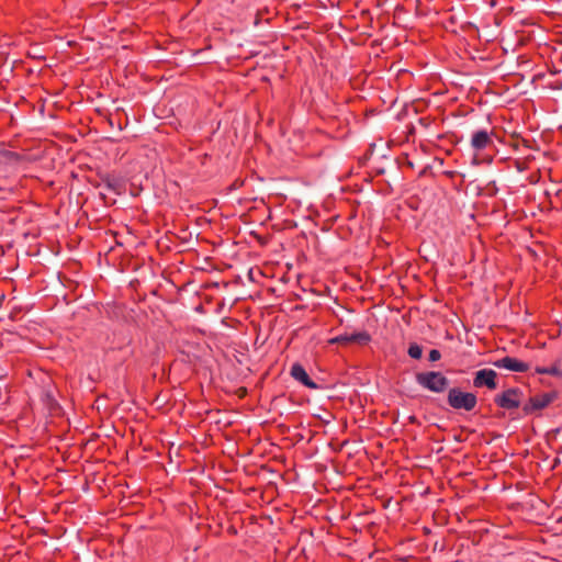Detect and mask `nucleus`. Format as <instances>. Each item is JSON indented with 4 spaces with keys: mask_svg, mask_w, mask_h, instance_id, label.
I'll return each mask as SVG.
<instances>
[{
    "mask_svg": "<svg viewBox=\"0 0 562 562\" xmlns=\"http://www.w3.org/2000/svg\"><path fill=\"white\" fill-rule=\"evenodd\" d=\"M448 405L456 411L471 412L477 404V397L472 392H464L460 387H451L447 394Z\"/></svg>",
    "mask_w": 562,
    "mask_h": 562,
    "instance_id": "f257e3e1",
    "label": "nucleus"
},
{
    "mask_svg": "<svg viewBox=\"0 0 562 562\" xmlns=\"http://www.w3.org/2000/svg\"><path fill=\"white\" fill-rule=\"evenodd\" d=\"M415 380L419 386L434 393L445 392L449 386V380L439 371L418 372Z\"/></svg>",
    "mask_w": 562,
    "mask_h": 562,
    "instance_id": "f03ea898",
    "label": "nucleus"
},
{
    "mask_svg": "<svg viewBox=\"0 0 562 562\" xmlns=\"http://www.w3.org/2000/svg\"><path fill=\"white\" fill-rule=\"evenodd\" d=\"M522 392L518 387H510L501 394L495 395L494 402L501 408L510 411L520 406V396Z\"/></svg>",
    "mask_w": 562,
    "mask_h": 562,
    "instance_id": "7ed1b4c3",
    "label": "nucleus"
},
{
    "mask_svg": "<svg viewBox=\"0 0 562 562\" xmlns=\"http://www.w3.org/2000/svg\"><path fill=\"white\" fill-rule=\"evenodd\" d=\"M371 341V336L368 331H358V333H345L341 335H338L331 339L328 340L330 345L335 344H358V345H367Z\"/></svg>",
    "mask_w": 562,
    "mask_h": 562,
    "instance_id": "20e7f679",
    "label": "nucleus"
},
{
    "mask_svg": "<svg viewBox=\"0 0 562 562\" xmlns=\"http://www.w3.org/2000/svg\"><path fill=\"white\" fill-rule=\"evenodd\" d=\"M496 376L497 373L492 369L479 370L473 378V386L477 389L486 386L488 390H495L497 387Z\"/></svg>",
    "mask_w": 562,
    "mask_h": 562,
    "instance_id": "39448f33",
    "label": "nucleus"
},
{
    "mask_svg": "<svg viewBox=\"0 0 562 562\" xmlns=\"http://www.w3.org/2000/svg\"><path fill=\"white\" fill-rule=\"evenodd\" d=\"M553 398L554 394L552 393H543L540 395L532 396L522 406V412L525 415H530L536 411L543 409L553 401Z\"/></svg>",
    "mask_w": 562,
    "mask_h": 562,
    "instance_id": "423d86ee",
    "label": "nucleus"
},
{
    "mask_svg": "<svg viewBox=\"0 0 562 562\" xmlns=\"http://www.w3.org/2000/svg\"><path fill=\"white\" fill-rule=\"evenodd\" d=\"M493 145H494V142L492 139V133H490L485 130H480V131H475L472 134L471 147L474 151H476V153L482 151L484 149L492 147Z\"/></svg>",
    "mask_w": 562,
    "mask_h": 562,
    "instance_id": "0eeeda50",
    "label": "nucleus"
},
{
    "mask_svg": "<svg viewBox=\"0 0 562 562\" xmlns=\"http://www.w3.org/2000/svg\"><path fill=\"white\" fill-rule=\"evenodd\" d=\"M493 366L498 369H506L514 372H526L529 370L528 363L508 356L495 360Z\"/></svg>",
    "mask_w": 562,
    "mask_h": 562,
    "instance_id": "6e6552de",
    "label": "nucleus"
},
{
    "mask_svg": "<svg viewBox=\"0 0 562 562\" xmlns=\"http://www.w3.org/2000/svg\"><path fill=\"white\" fill-rule=\"evenodd\" d=\"M290 374L295 381L302 383L304 386L311 390L321 389V386L310 378L304 367L297 362L292 364Z\"/></svg>",
    "mask_w": 562,
    "mask_h": 562,
    "instance_id": "1a4fd4ad",
    "label": "nucleus"
},
{
    "mask_svg": "<svg viewBox=\"0 0 562 562\" xmlns=\"http://www.w3.org/2000/svg\"><path fill=\"white\" fill-rule=\"evenodd\" d=\"M407 353L413 359H419L423 355V348L418 344L412 342L408 346Z\"/></svg>",
    "mask_w": 562,
    "mask_h": 562,
    "instance_id": "9d476101",
    "label": "nucleus"
},
{
    "mask_svg": "<svg viewBox=\"0 0 562 562\" xmlns=\"http://www.w3.org/2000/svg\"><path fill=\"white\" fill-rule=\"evenodd\" d=\"M536 372L539 374L560 375L561 372L557 366L551 367H538Z\"/></svg>",
    "mask_w": 562,
    "mask_h": 562,
    "instance_id": "9b49d317",
    "label": "nucleus"
},
{
    "mask_svg": "<svg viewBox=\"0 0 562 562\" xmlns=\"http://www.w3.org/2000/svg\"><path fill=\"white\" fill-rule=\"evenodd\" d=\"M103 181L109 190L117 191L120 183L116 179L106 177Z\"/></svg>",
    "mask_w": 562,
    "mask_h": 562,
    "instance_id": "f8f14e48",
    "label": "nucleus"
},
{
    "mask_svg": "<svg viewBox=\"0 0 562 562\" xmlns=\"http://www.w3.org/2000/svg\"><path fill=\"white\" fill-rule=\"evenodd\" d=\"M441 358V353L437 349H431L429 351V361L435 362L438 361Z\"/></svg>",
    "mask_w": 562,
    "mask_h": 562,
    "instance_id": "ddd939ff",
    "label": "nucleus"
}]
</instances>
